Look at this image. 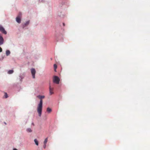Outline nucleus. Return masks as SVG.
I'll return each instance as SVG.
<instances>
[{
  "instance_id": "16",
  "label": "nucleus",
  "mask_w": 150,
  "mask_h": 150,
  "mask_svg": "<svg viewBox=\"0 0 150 150\" xmlns=\"http://www.w3.org/2000/svg\"><path fill=\"white\" fill-rule=\"evenodd\" d=\"M29 23V21H27L25 23V26H26L28 25Z\"/></svg>"
},
{
  "instance_id": "19",
  "label": "nucleus",
  "mask_w": 150,
  "mask_h": 150,
  "mask_svg": "<svg viewBox=\"0 0 150 150\" xmlns=\"http://www.w3.org/2000/svg\"><path fill=\"white\" fill-rule=\"evenodd\" d=\"M46 146V144H44V146H43V147H44V149L45 148Z\"/></svg>"
},
{
  "instance_id": "7",
  "label": "nucleus",
  "mask_w": 150,
  "mask_h": 150,
  "mask_svg": "<svg viewBox=\"0 0 150 150\" xmlns=\"http://www.w3.org/2000/svg\"><path fill=\"white\" fill-rule=\"evenodd\" d=\"M4 43V39L3 37L0 34V45L3 44Z\"/></svg>"
},
{
  "instance_id": "12",
  "label": "nucleus",
  "mask_w": 150,
  "mask_h": 150,
  "mask_svg": "<svg viewBox=\"0 0 150 150\" xmlns=\"http://www.w3.org/2000/svg\"><path fill=\"white\" fill-rule=\"evenodd\" d=\"M34 141L35 142V144L37 145L38 146V140L36 139H35L34 140Z\"/></svg>"
},
{
  "instance_id": "3",
  "label": "nucleus",
  "mask_w": 150,
  "mask_h": 150,
  "mask_svg": "<svg viewBox=\"0 0 150 150\" xmlns=\"http://www.w3.org/2000/svg\"><path fill=\"white\" fill-rule=\"evenodd\" d=\"M60 79L57 76H54L53 78V82L54 83L58 84L59 83Z\"/></svg>"
},
{
  "instance_id": "17",
  "label": "nucleus",
  "mask_w": 150,
  "mask_h": 150,
  "mask_svg": "<svg viewBox=\"0 0 150 150\" xmlns=\"http://www.w3.org/2000/svg\"><path fill=\"white\" fill-rule=\"evenodd\" d=\"M13 70H10V74H11L13 73Z\"/></svg>"
},
{
  "instance_id": "21",
  "label": "nucleus",
  "mask_w": 150,
  "mask_h": 150,
  "mask_svg": "<svg viewBox=\"0 0 150 150\" xmlns=\"http://www.w3.org/2000/svg\"><path fill=\"white\" fill-rule=\"evenodd\" d=\"M13 150H18L17 149H16V148H14L13 149Z\"/></svg>"
},
{
  "instance_id": "5",
  "label": "nucleus",
  "mask_w": 150,
  "mask_h": 150,
  "mask_svg": "<svg viewBox=\"0 0 150 150\" xmlns=\"http://www.w3.org/2000/svg\"><path fill=\"white\" fill-rule=\"evenodd\" d=\"M31 71L33 78V79H35V74L36 73V71L35 70V69L32 68L31 69Z\"/></svg>"
},
{
  "instance_id": "8",
  "label": "nucleus",
  "mask_w": 150,
  "mask_h": 150,
  "mask_svg": "<svg viewBox=\"0 0 150 150\" xmlns=\"http://www.w3.org/2000/svg\"><path fill=\"white\" fill-rule=\"evenodd\" d=\"M47 111L48 113H50L52 111V109L49 108H48L47 109Z\"/></svg>"
},
{
  "instance_id": "4",
  "label": "nucleus",
  "mask_w": 150,
  "mask_h": 150,
  "mask_svg": "<svg viewBox=\"0 0 150 150\" xmlns=\"http://www.w3.org/2000/svg\"><path fill=\"white\" fill-rule=\"evenodd\" d=\"M0 31L5 35L7 33L4 28L1 25H0Z\"/></svg>"
},
{
  "instance_id": "18",
  "label": "nucleus",
  "mask_w": 150,
  "mask_h": 150,
  "mask_svg": "<svg viewBox=\"0 0 150 150\" xmlns=\"http://www.w3.org/2000/svg\"><path fill=\"white\" fill-rule=\"evenodd\" d=\"M2 51V48L0 47V52H1Z\"/></svg>"
},
{
  "instance_id": "2",
  "label": "nucleus",
  "mask_w": 150,
  "mask_h": 150,
  "mask_svg": "<svg viewBox=\"0 0 150 150\" xmlns=\"http://www.w3.org/2000/svg\"><path fill=\"white\" fill-rule=\"evenodd\" d=\"M22 17V14L21 13H19L16 18V21L17 23H20L21 22V19Z\"/></svg>"
},
{
  "instance_id": "23",
  "label": "nucleus",
  "mask_w": 150,
  "mask_h": 150,
  "mask_svg": "<svg viewBox=\"0 0 150 150\" xmlns=\"http://www.w3.org/2000/svg\"><path fill=\"white\" fill-rule=\"evenodd\" d=\"M63 25L64 26H65V24L64 23H63Z\"/></svg>"
},
{
  "instance_id": "15",
  "label": "nucleus",
  "mask_w": 150,
  "mask_h": 150,
  "mask_svg": "<svg viewBox=\"0 0 150 150\" xmlns=\"http://www.w3.org/2000/svg\"><path fill=\"white\" fill-rule=\"evenodd\" d=\"M47 140H48V138L47 137L45 139V140L44 142V144H46L47 143Z\"/></svg>"
},
{
  "instance_id": "24",
  "label": "nucleus",
  "mask_w": 150,
  "mask_h": 150,
  "mask_svg": "<svg viewBox=\"0 0 150 150\" xmlns=\"http://www.w3.org/2000/svg\"><path fill=\"white\" fill-rule=\"evenodd\" d=\"M32 125H33V126H34V123H32Z\"/></svg>"
},
{
  "instance_id": "22",
  "label": "nucleus",
  "mask_w": 150,
  "mask_h": 150,
  "mask_svg": "<svg viewBox=\"0 0 150 150\" xmlns=\"http://www.w3.org/2000/svg\"><path fill=\"white\" fill-rule=\"evenodd\" d=\"M4 123L5 125H6V123L5 122H4Z\"/></svg>"
},
{
  "instance_id": "20",
  "label": "nucleus",
  "mask_w": 150,
  "mask_h": 150,
  "mask_svg": "<svg viewBox=\"0 0 150 150\" xmlns=\"http://www.w3.org/2000/svg\"><path fill=\"white\" fill-rule=\"evenodd\" d=\"M8 73L9 74V70L8 71Z\"/></svg>"
},
{
  "instance_id": "10",
  "label": "nucleus",
  "mask_w": 150,
  "mask_h": 150,
  "mask_svg": "<svg viewBox=\"0 0 150 150\" xmlns=\"http://www.w3.org/2000/svg\"><path fill=\"white\" fill-rule=\"evenodd\" d=\"M8 97V95L7 93L6 92L5 93L4 95V96L3 98H7Z\"/></svg>"
},
{
  "instance_id": "1",
  "label": "nucleus",
  "mask_w": 150,
  "mask_h": 150,
  "mask_svg": "<svg viewBox=\"0 0 150 150\" xmlns=\"http://www.w3.org/2000/svg\"><path fill=\"white\" fill-rule=\"evenodd\" d=\"M37 97L40 100V103L38 105L37 110L39 116L40 117L42 114V99L44 98L45 96H44L38 95L37 96Z\"/></svg>"
},
{
  "instance_id": "14",
  "label": "nucleus",
  "mask_w": 150,
  "mask_h": 150,
  "mask_svg": "<svg viewBox=\"0 0 150 150\" xmlns=\"http://www.w3.org/2000/svg\"><path fill=\"white\" fill-rule=\"evenodd\" d=\"M26 131L28 132H32V130L30 128L27 129L26 130Z\"/></svg>"
},
{
  "instance_id": "9",
  "label": "nucleus",
  "mask_w": 150,
  "mask_h": 150,
  "mask_svg": "<svg viewBox=\"0 0 150 150\" xmlns=\"http://www.w3.org/2000/svg\"><path fill=\"white\" fill-rule=\"evenodd\" d=\"M5 54H4V55H2L1 56V57H0V61H2L3 60V59H4V57H5Z\"/></svg>"
},
{
  "instance_id": "11",
  "label": "nucleus",
  "mask_w": 150,
  "mask_h": 150,
  "mask_svg": "<svg viewBox=\"0 0 150 150\" xmlns=\"http://www.w3.org/2000/svg\"><path fill=\"white\" fill-rule=\"evenodd\" d=\"M54 71L55 72H56V69L57 68V65L56 64H54Z\"/></svg>"
},
{
  "instance_id": "13",
  "label": "nucleus",
  "mask_w": 150,
  "mask_h": 150,
  "mask_svg": "<svg viewBox=\"0 0 150 150\" xmlns=\"http://www.w3.org/2000/svg\"><path fill=\"white\" fill-rule=\"evenodd\" d=\"M6 54L7 56H8L9 55V50H7L6 52Z\"/></svg>"
},
{
  "instance_id": "6",
  "label": "nucleus",
  "mask_w": 150,
  "mask_h": 150,
  "mask_svg": "<svg viewBox=\"0 0 150 150\" xmlns=\"http://www.w3.org/2000/svg\"><path fill=\"white\" fill-rule=\"evenodd\" d=\"M54 88H52L50 85L49 86V91L50 95H52L54 93L53 92Z\"/></svg>"
}]
</instances>
